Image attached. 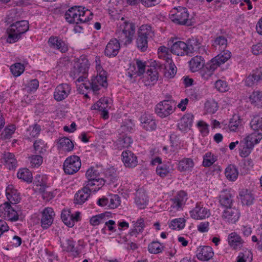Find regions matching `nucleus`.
<instances>
[{
	"label": "nucleus",
	"instance_id": "f257e3e1",
	"mask_svg": "<svg viewBox=\"0 0 262 262\" xmlns=\"http://www.w3.org/2000/svg\"><path fill=\"white\" fill-rule=\"evenodd\" d=\"M66 20L70 24L86 23L92 19L93 14L88 9L81 6H74L66 12Z\"/></svg>",
	"mask_w": 262,
	"mask_h": 262
},
{
	"label": "nucleus",
	"instance_id": "f03ea898",
	"mask_svg": "<svg viewBox=\"0 0 262 262\" xmlns=\"http://www.w3.org/2000/svg\"><path fill=\"white\" fill-rule=\"evenodd\" d=\"M135 33V25L124 17H121L118 24L116 32L119 40L125 45L129 44L132 41Z\"/></svg>",
	"mask_w": 262,
	"mask_h": 262
},
{
	"label": "nucleus",
	"instance_id": "7ed1b4c3",
	"mask_svg": "<svg viewBox=\"0 0 262 262\" xmlns=\"http://www.w3.org/2000/svg\"><path fill=\"white\" fill-rule=\"evenodd\" d=\"M29 29V23L27 20L16 21L12 24L7 30L8 34L7 41L13 43L17 41L21 37V35L26 32Z\"/></svg>",
	"mask_w": 262,
	"mask_h": 262
},
{
	"label": "nucleus",
	"instance_id": "20e7f679",
	"mask_svg": "<svg viewBox=\"0 0 262 262\" xmlns=\"http://www.w3.org/2000/svg\"><path fill=\"white\" fill-rule=\"evenodd\" d=\"M189 17L188 10L183 7H174L169 13V18L171 20L179 25H189L191 22Z\"/></svg>",
	"mask_w": 262,
	"mask_h": 262
},
{
	"label": "nucleus",
	"instance_id": "39448f33",
	"mask_svg": "<svg viewBox=\"0 0 262 262\" xmlns=\"http://www.w3.org/2000/svg\"><path fill=\"white\" fill-rule=\"evenodd\" d=\"M97 71L98 74L93 77L90 83L91 89L95 93L101 88H106L107 86L106 72L102 69V67H97Z\"/></svg>",
	"mask_w": 262,
	"mask_h": 262
},
{
	"label": "nucleus",
	"instance_id": "423d86ee",
	"mask_svg": "<svg viewBox=\"0 0 262 262\" xmlns=\"http://www.w3.org/2000/svg\"><path fill=\"white\" fill-rule=\"evenodd\" d=\"M81 163L80 158L75 155L68 157L63 163V170L67 174H73L80 169Z\"/></svg>",
	"mask_w": 262,
	"mask_h": 262
},
{
	"label": "nucleus",
	"instance_id": "0eeeda50",
	"mask_svg": "<svg viewBox=\"0 0 262 262\" xmlns=\"http://www.w3.org/2000/svg\"><path fill=\"white\" fill-rule=\"evenodd\" d=\"M173 105L174 102L172 100H163L157 104L155 112L161 118L166 117L174 112Z\"/></svg>",
	"mask_w": 262,
	"mask_h": 262
},
{
	"label": "nucleus",
	"instance_id": "6e6552de",
	"mask_svg": "<svg viewBox=\"0 0 262 262\" xmlns=\"http://www.w3.org/2000/svg\"><path fill=\"white\" fill-rule=\"evenodd\" d=\"M239 216V210L231 206L226 208L222 213V217L225 222L229 224H234L238 220Z\"/></svg>",
	"mask_w": 262,
	"mask_h": 262
},
{
	"label": "nucleus",
	"instance_id": "1a4fd4ad",
	"mask_svg": "<svg viewBox=\"0 0 262 262\" xmlns=\"http://www.w3.org/2000/svg\"><path fill=\"white\" fill-rule=\"evenodd\" d=\"M0 214L5 218L11 221H16L18 220L17 212L11 207L8 202H5L0 205Z\"/></svg>",
	"mask_w": 262,
	"mask_h": 262
},
{
	"label": "nucleus",
	"instance_id": "9d476101",
	"mask_svg": "<svg viewBox=\"0 0 262 262\" xmlns=\"http://www.w3.org/2000/svg\"><path fill=\"white\" fill-rule=\"evenodd\" d=\"M71 87L67 83L60 84L57 86L54 93V98L57 101H61L71 93Z\"/></svg>",
	"mask_w": 262,
	"mask_h": 262
},
{
	"label": "nucleus",
	"instance_id": "9b49d317",
	"mask_svg": "<svg viewBox=\"0 0 262 262\" xmlns=\"http://www.w3.org/2000/svg\"><path fill=\"white\" fill-rule=\"evenodd\" d=\"M55 213L50 207L45 208L41 212V226L43 229H47L53 223Z\"/></svg>",
	"mask_w": 262,
	"mask_h": 262
},
{
	"label": "nucleus",
	"instance_id": "f8f14e48",
	"mask_svg": "<svg viewBox=\"0 0 262 262\" xmlns=\"http://www.w3.org/2000/svg\"><path fill=\"white\" fill-rule=\"evenodd\" d=\"M187 194L184 191H179L176 196L170 199L172 202L171 207L175 208L177 210L182 209L187 200Z\"/></svg>",
	"mask_w": 262,
	"mask_h": 262
},
{
	"label": "nucleus",
	"instance_id": "ddd939ff",
	"mask_svg": "<svg viewBox=\"0 0 262 262\" xmlns=\"http://www.w3.org/2000/svg\"><path fill=\"white\" fill-rule=\"evenodd\" d=\"M191 217L195 220H203L210 215L209 210L197 203L195 208L190 212Z\"/></svg>",
	"mask_w": 262,
	"mask_h": 262
},
{
	"label": "nucleus",
	"instance_id": "4468645a",
	"mask_svg": "<svg viewBox=\"0 0 262 262\" xmlns=\"http://www.w3.org/2000/svg\"><path fill=\"white\" fill-rule=\"evenodd\" d=\"M122 162L126 167L134 168L138 165L137 157L131 151L125 150L121 154Z\"/></svg>",
	"mask_w": 262,
	"mask_h": 262
},
{
	"label": "nucleus",
	"instance_id": "2eb2a0df",
	"mask_svg": "<svg viewBox=\"0 0 262 262\" xmlns=\"http://www.w3.org/2000/svg\"><path fill=\"white\" fill-rule=\"evenodd\" d=\"M233 195L228 190H223L219 195V200L221 205L225 208L231 207L234 202Z\"/></svg>",
	"mask_w": 262,
	"mask_h": 262
},
{
	"label": "nucleus",
	"instance_id": "dca6fc26",
	"mask_svg": "<svg viewBox=\"0 0 262 262\" xmlns=\"http://www.w3.org/2000/svg\"><path fill=\"white\" fill-rule=\"evenodd\" d=\"M120 46L116 39H111L106 45L104 50L105 55L108 57H115L119 52Z\"/></svg>",
	"mask_w": 262,
	"mask_h": 262
},
{
	"label": "nucleus",
	"instance_id": "f3484780",
	"mask_svg": "<svg viewBox=\"0 0 262 262\" xmlns=\"http://www.w3.org/2000/svg\"><path fill=\"white\" fill-rule=\"evenodd\" d=\"M50 47L59 50L62 53H66L68 48L67 45L60 38L56 36H51L48 40Z\"/></svg>",
	"mask_w": 262,
	"mask_h": 262
},
{
	"label": "nucleus",
	"instance_id": "a211bd4d",
	"mask_svg": "<svg viewBox=\"0 0 262 262\" xmlns=\"http://www.w3.org/2000/svg\"><path fill=\"white\" fill-rule=\"evenodd\" d=\"M214 252L209 246L200 247L197 250L196 257L202 261H208L213 257Z\"/></svg>",
	"mask_w": 262,
	"mask_h": 262
},
{
	"label": "nucleus",
	"instance_id": "6ab92c4d",
	"mask_svg": "<svg viewBox=\"0 0 262 262\" xmlns=\"http://www.w3.org/2000/svg\"><path fill=\"white\" fill-rule=\"evenodd\" d=\"M141 122L143 127L146 130H153L157 128V124L154 117L150 114H145L141 117Z\"/></svg>",
	"mask_w": 262,
	"mask_h": 262
},
{
	"label": "nucleus",
	"instance_id": "aec40b11",
	"mask_svg": "<svg viewBox=\"0 0 262 262\" xmlns=\"http://www.w3.org/2000/svg\"><path fill=\"white\" fill-rule=\"evenodd\" d=\"M171 52L178 56H184L189 54L186 43L182 41L174 42L171 47Z\"/></svg>",
	"mask_w": 262,
	"mask_h": 262
},
{
	"label": "nucleus",
	"instance_id": "412c9836",
	"mask_svg": "<svg viewBox=\"0 0 262 262\" xmlns=\"http://www.w3.org/2000/svg\"><path fill=\"white\" fill-rule=\"evenodd\" d=\"M6 194L10 203L16 204L20 201L19 193L14 188L13 185H9L6 190Z\"/></svg>",
	"mask_w": 262,
	"mask_h": 262
},
{
	"label": "nucleus",
	"instance_id": "4be33fe9",
	"mask_svg": "<svg viewBox=\"0 0 262 262\" xmlns=\"http://www.w3.org/2000/svg\"><path fill=\"white\" fill-rule=\"evenodd\" d=\"M193 115L191 114H186L181 118L178 124L179 129L182 131L190 129L192 125Z\"/></svg>",
	"mask_w": 262,
	"mask_h": 262
},
{
	"label": "nucleus",
	"instance_id": "5701e85b",
	"mask_svg": "<svg viewBox=\"0 0 262 262\" xmlns=\"http://www.w3.org/2000/svg\"><path fill=\"white\" fill-rule=\"evenodd\" d=\"M158 56L160 59L165 60V64L167 66L175 65L172 57L171 54L169 53L168 49L165 47H160L158 49Z\"/></svg>",
	"mask_w": 262,
	"mask_h": 262
},
{
	"label": "nucleus",
	"instance_id": "b1692460",
	"mask_svg": "<svg viewBox=\"0 0 262 262\" xmlns=\"http://www.w3.org/2000/svg\"><path fill=\"white\" fill-rule=\"evenodd\" d=\"M61 246L63 251L72 252L74 257L77 256L80 253L78 249L75 247L74 242L72 239H68L61 242Z\"/></svg>",
	"mask_w": 262,
	"mask_h": 262
},
{
	"label": "nucleus",
	"instance_id": "393cba45",
	"mask_svg": "<svg viewBox=\"0 0 262 262\" xmlns=\"http://www.w3.org/2000/svg\"><path fill=\"white\" fill-rule=\"evenodd\" d=\"M231 57L229 51L221 53L211 60V66H220L225 63Z\"/></svg>",
	"mask_w": 262,
	"mask_h": 262
},
{
	"label": "nucleus",
	"instance_id": "a878e982",
	"mask_svg": "<svg viewBox=\"0 0 262 262\" xmlns=\"http://www.w3.org/2000/svg\"><path fill=\"white\" fill-rule=\"evenodd\" d=\"M91 192L86 189V188L83 187L77 192L75 195L74 202L77 204H82L90 197Z\"/></svg>",
	"mask_w": 262,
	"mask_h": 262
},
{
	"label": "nucleus",
	"instance_id": "bb28decb",
	"mask_svg": "<svg viewBox=\"0 0 262 262\" xmlns=\"http://www.w3.org/2000/svg\"><path fill=\"white\" fill-rule=\"evenodd\" d=\"M262 139V130H259V133L254 132L243 140L251 146L254 147V145L258 143Z\"/></svg>",
	"mask_w": 262,
	"mask_h": 262
},
{
	"label": "nucleus",
	"instance_id": "cd10ccee",
	"mask_svg": "<svg viewBox=\"0 0 262 262\" xmlns=\"http://www.w3.org/2000/svg\"><path fill=\"white\" fill-rule=\"evenodd\" d=\"M158 72L156 70H147L143 81L145 85H151L158 80Z\"/></svg>",
	"mask_w": 262,
	"mask_h": 262
},
{
	"label": "nucleus",
	"instance_id": "c85d7f7f",
	"mask_svg": "<svg viewBox=\"0 0 262 262\" xmlns=\"http://www.w3.org/2000/svg\"><path fill=\"white\" fill-rule=\"evenodd\" d=\"M186 43L188 47L189 54L197 51L201 47V39L196 37L189 38Z\"/></svg>",
	"mask_w": 262,
	"mask_h": 262
},
{
	"label": "nucleus",
	"instance_id": "c756f323",
	"mask_svg": "<svg viewBox=\"0 0 262 262\" xmlns=\"http://www.w3.org/2000/svg\"><path fill=\"white\" fill-rule=\"evenodd\" d=\"M228 243L234 249L242 246L243 241L241 236L235 232L231 233L228 236Z\"/></svg>",
	"mask_w": 262,
	"mask_h": 262
},
{
	"label": "nucleus",
	"instance_id": "7c9ffc66",
	"mask_svg": "<svg viewBox=\"0 0 262 262\" xmlns=\"http://www.w3.org/2000/svg\"><path fill=\"white\" fill-rule=\"evenodd\" d=\"M138 35L149 39L154 36L155 32L150 25H143L139 29Z\"/></svg>",
	"mask_w": 262,
	"mask_h": 262
},
{
	"label": "nucleus",
	"instance_id": "2f4dec72",
	"mask_svg": "<svg viewBox=\"0 0 262 262\" xmlns=\"http://www.w3.org/2000/svg\"><path fill=\"white\" fill-rule=\"evenodd\" d=\"M194 166V162L190 158H184L180 161L178 165V169L181 171L190 170Z\"/></svg>",
	"mask_w": 262,
	"mask_h": 262
},
{
	"label": "nucleus",
	"instance_id": "473e14b6",
	"mask_svg": "<svg viewBox=\"0 0 262 262\" xmlns=\"http://www.w3.org/2000/svg\"><path fill=\"white\" fill-rule=\"evenodd\" d=\"M110 213L105 212L92 216L90 220V224L94 226L104 223L110 217Z\"/></svg>",
	"mask_w": 262,
	"mask_h": 262
},
{
	"label": "nucleus",
	"instance_id": "72a5a7b5",
	"mask_svg": "<svg viewBox=\"0 0 262 262\" xmlns=\"http://www.w3.org/2000/svg\"><path fill=\"white\" fill-rule=\"evenodd\" d=\"M57 144L58 148H62L67 151H72L74 148V144L67 137L59 139Z\"/></svg>",
	"mask_w": 262,
	"mask_h": 262
},
{
	"label": "nucleus",
	"instance_id": "f704fd0d",
	"mask_svg": "<svg viewBox=\"0 0 262 262\" xmlns=\"http://www.w3.org/2000/svg\"><path fill=\"white\" fill-rule=\"evenodd\" d=\"M145 71V67H129L127 69V75L130 78H136L142 75Z\"/></svg>",
	"mask_w": 262,
	"mask_h": 262
},
{
	"label": "nucleus",
	"instance_id": "c9c22d12",
	"mask_svg": "<svg viewBox=\"0 0 262 262\" xmlns=\"http://www.w3.org/2000/svg\"><path fill=\"white\" fill-rule=\"evenodd\" d=\"M135 202L140 209L144 208L148 202L147 196L144 191L136 193Z\"/></svg>",
	"mask_w": 262,
	"mask_h": 262
},
{
	"label": "nucleus",
	"instance_id": "e433bc0d",
	"mask_svg": "<svg viewBox=\"0 0 262 262\" xmlns=\"http://www.w3.org/2000/svg\"><path fill=\"white\" fill-rule=\"evenodd\" d=\"M132 142L133 140L130 137L123 135L117 140L116 146L118 149H121L123 148L129 147Z\"/></svg>",
	"mask_w": 262,
	"mask_h": 262
},
{
	"label": "nucleus",
	"instance_id": "4c0bfd02",
	"mask_svg": "<svg viewBox=\"0 0 262 262\" xmlns=\"http://www.w3.org/2000/svg\"><path fill=\"white\" fill-rule=\"evenodd\" d=\"M12 153L5 151L3 154V159L6 165L9 166L10 169L15 167L17 161Z\"/></svg>",
	"mask_w": 262,
	"mask_h": 262
},
{
	"label": "nucleus",
	"instance_id": "58836bf2",
	"mask_svg": "<svg viewBox=\"0 0 262 262\" xmlns=\"http://www.w3.org/2000/svg\"><path fill=\"white\" fill-rule=\"evenodd\" d=\"M212 46L215 50H224L227 46V39L225 37L222 36L217 37L214 40Z\"/></svg>",
	"mask_w": 262,
	"mask_h": 262
},
{
	"label": "nucleus",
	"instance_id": "ea45409f",
	"mask_svg": "<svg viewBox=\"0 0 262 262\" xmlns=\"http://www.w3.org/2000/svg\"><path fill=\"white\" fill-rule=\"evenodd\" d=\"M225 174L229 180L233 181L237 179L238 172L234 165H230L226 168Z\"/></svg>",
	"mask_w": 262,
	"mask_h": 262
},
{
	"label": "nucleus",
	"instance_id": "a19ab883",
	"mask_svg": "<svg viewBox=\"0 0 262 262\" xmlns=\"http://www.w3.org/2000/svg\"><path fill=\"white\" fill-rule=\"evenodd\" d=\"M239 195L243 204L248 206L253 203L254 196L250 191L248 190H242Z\"/></svg>",
	"mask_w": 262,
	"mask_h": 262
},
{
	"label": "nucleus",
	"instance_id": "79ce46f5",
	"mask_svg": "<svg viewBox=\"0 0 262 262\" xmlns=\"http://www.w3.org/2000/svg\"><path fill=\"white\" fill-rule=\"evenodd\" d=\"M253 148L250 144H248L244 141L241 140L239 142V155L242 157H248Z\"/></svg>",
	"mask_w": 262,
	"mask_h": 262
},
{
	"label": "nucleus",
	"instance_id": "37998d69",
	"mask_svg": "<svg viewBox=\"0 0 262 262\" xmlns=\"http://www.w3.org/2000/svg\"><path fill=\"white\" fill-rule=\"evenodd\" d=\"M145 227L144 220L140 218L134 224V228L130 231L131 236H137V234L142 232L144 228Z\"/></svg>",
	"mask_w": 262,
	"mask_h": 262
},
{
	"label": "nucleus",
	"instance_id": "c03bdc74",
	"mask_svg": "<svg viewBox=\"0 0 262 262\" xmlns=\"http://www.w3.org/2000/svg\"><path fill=\"white\" fill-rule=\"evenodd\" d=\"M89 67H77L75 69V75L78 76L77 81L79 82L83 81L88 77Z\"/></svg>",
	"mask_w": 262,
	"mask_h": 262
},
{
	"label": "nucleus",
	"instance_id": "a18cd8bd",
	"mask_svg": "<svg viewBox=\"0 0 262 262\" xmlns=\"http://www.w3.org/2000/svg\"><path fill=\"white\" fill-rule=\"evenodd\" d=\"M171 170L172 169L170 168L169 166L166 164L159 165L156 168L157 174L161 178L166 177Z\"/></svg>",
	"mask_w": 262,
	"mask_h": 262
},
{
	"label": "nucleus",
	"instance_id": "49530a36",
	"mask_svg": "<svg viewBox=\"0 0 262 262\" xmlns=\"http://www.w3.org/2000/svg\"><path fill=\"white\" fill-rule=\"evenodd\" d=\"M72 214L69 210H62L61 214V218L67 226L72 227L73 226V221L72 219Z\"/></svg>",
	"mask_w": 262,
	"mask_h": 262
},
{
	"label": "nucleus",
	"instance_id": "de8ad7c7",
	"mask_svg": "<svg viewBox=\"0 0 262 262\" xmlns=\"http://www.w3.org/2000/svg\"><path fill=\"white\" fill-rule=\"evenodd\" d=\"M17 177L27 182H31L32 179L31 172L27 168L20 169L17 172Z\"/></svg>",
	"mask_w": 262,
	"mask_h": 262
},
{
	"label": "nucleus",
	"instance_id": "09e8293b",
	"mask_svg": "<svg viewBox=\"0 0 262 262\" xmlns=\"http://www.w3.org/2000/svg\"><path fill=\"white\" fill-rule=\"evenodd\" d=\"M250 126L254 132L259 133V130H262V117H254L251 121Z\"/></svg>",
	"mask_w": 262,
	"mask_h": 262
},
{
	"label": "nucleus",
	"instance_id": "8fccbe9b",
	"mask_svg": "<svg viewBox=\"0 0 262 262\" xmlns=\"http://www.w3.org/2000/svg\"><path fill=\"white\" fill-rule=\"evenodd\" d=\"M121 203L120 198L117 194H111L108 196V207L110 209L117 208Z\"/></svg>",
	"mask_w": 262,
	"mask_h": 262
},
{
	"label": "nucleus",
	"instance_id": "3c124183",
	"mask_svg": "<svg viewBox=\"0 0 262 262\" xmlns=\"http://www.w3.org/2000/svg\"><path fill=\"white\" fill-rule=\"evenodd\" d=\"M216 157L210 152H208L204 156L203 165L205 167H209L216 161Z\"/></svg>",
	"mask_w": 262,
	"mask_h": 262
},
{
	"label": "nucleus",
	"instance_id": "603ef678",
	"mask_svg": "<svg viewBox=\"0 0 262 262\" xmlns=\"http://www.w3.org/2000/svg\"><path fill=\"white\" fill-rule=\"evenodd\" d=\"M242 126L241 120L238 116H233L230 119L229 123V128L230 131L235 132Z\"/></svg>",
	"mask_w": 262,
	"mask_h": 262
},
{
	"label": "nucleus",
	"instance_id": "864d4df0",
	"mask_svg": "<svg viewBox=\"0 0 262 262\" xmlns=\"http://www.w3.org/2000/svg\"><path fill=\"white\" fill-rule=\"evenodd\" d=\"M185 226V220L183 218H179L173 220L169 225V227L173 230L182 229Z\"/></svg>",
	"mask_w": 262,
	"mask_h": 262
},
{
	"label": "nucleus",
	"instance_id": "5fc2aeb1",
	"mask_svg": "<svg viewBox=\"0 0 262 262\" xmlns=\"http://www.w3.org/2000/svg\"><path fill=\"white\" fill-rule=\"evenodd\" d=\"M215 68L214 67H201L199 70V75L205 79L211 76Z\"/></svg>",
	"mask_w": 262,
	"mask_h": 262
},
{
	"label": "nucleus",
	"instance_id": "6e6d98bb",
	"mask_svg": "<svg viewBox=\"0 0 262 262\" xmlns=\"http://www.w3.org/2000/svg\"><path fill=\"white\" fill-rule=\"evenodd\" d=\"M108 101L107 98H101L92 106V108L93 110H98L100 111H104L108 107Z\"/></svg>",
	"mask_w": 262,
	"mask_h": 262
},
{
	"label": "nucleus",
	"instance_id": "4d7b16f0",
	"mask_svg": "<svg viewBox=\"0 0 262 262\" xmlns=\"http://www.w3.org/2000/svg\"><path fill=\"white\" fill-rule=\"evenodd\" d=\"M148 249L151 253L158 254L162 251L163 246L158 242H152L149 244Z\"/></svg>",
	"mask_w": 262,
	"mask_h": 262
},
{
	"label": "nucleus",
	"instance_id": "13d9d810",
	"mask_svg": "<svg viewBox=\"0 0 262 262\" xmlns=\"http://www.w3.org/2000/svg\"><path fill=\"white\" fill-rule=\"evenodd\" d=\"M249 99L251 103L255 104L259 107L260 103L262 101V92L259 91H254L249 97Z\"/></svg>",
	"mask_w": 262,
	"mask_h": 262
},
{
	"label": "nucleus",
	"instance_id": "bf43d9fd",
	"mask_svg": "<svg viewBox=\"0 0 262 262\" xmlns=\"http://www.w3.org/2000/svg\"><path fill=\"white\" fill-rule=\"evenodd\" d=\"M148 39L138 35L136 43L137 48L142 52L145 51L148 47Z\"/></svg>",
	"mask_w": 262,
	"mask_h": 262
},
{
	"label": "nucleus",
	"instance_id": "052dcab7",
	"mask_svg": "<svg viewBox=\"0 0 262 262\" xmlns=\"http://www.w3.org/2000/svg\"><path fill=\"white\" fill-rule=\"evenodd\" d=\"M100 172L97 167H91L86 171L85 176L87 179H97L99 177Z\"/></svg>",
	"mask_w": 262,
	"mask_h": 262
},
{
	"label": "nucleus",
	"instance_id": "680f3d73",
	"mask_svg": "<svg viewBox=\"0 0 262 262\" xmlns=\"http://www.w3.org/2000/svg\"><path fill=\"white\" fill-rule=\"evenodd\" d=\"M32 167H38L43 161L42 157L39 155H32L29 158Z\"/></svg>",
	"mask_w": 262,
	"mask_h": 262
},
{
	"label": "nucleus",
	"instance_id": "e2e57ef3",
	"mask_svg": "<svg viewBox=\"0 0 262 262\" xmlns=\"http://www.w3.org/2000/svg\"><path fill=\"white\" fill-rule=\"evenodd\" d=\"M177 71V67H164L163 73L166 78L169 79L173 78Z\"/></svg>",
	"mask_w": 262,
	"mask_h": 262
},
{
	"label": "nucleus",
	"instance_id": "0e129e2a",
	"mask_svg": "<svg viewBox=\"0 0 262 262\" xmlns=\"http://www.w3.org/2000/svg\"><path fill=\"white\" fill-rule=\"evenodd\" d=\"M205 107L207 113L214 114L217 110V104L214 101H207Z\"/></svg>",
	"mask_w": 262,
	"mask_h": 262
},
{
	"label": "nucleus",
	"instance_id": "69168bd1",
	"mask_svg": "<svg viewBox=\"0 0 262 262\" xmlns=\"http://www.w3.org/2000/svg\"><path fill=\"white\" fill-rule=\"evenodd\" d=\"M15 130L14 125H9L6 127L1 134V138L4 139H9Z\"/></svg>",
	"mask_w": 262,
	"mask_h": 262
},
{
	"label": "nucleus",
	"instance_id": "338daca9",
	"mask_svg": "<svg viewBox=\"0 0 262 262\" xmlns=\"http://www.w3.org/2000/svg\"><path fill=\"white\" fill-rule=\"evenodd\" d=\"M170 140L171 143L170 151L172 152H175L178 148L179 143L177 136L174 134H171Z\"/></svg>",
	"mask_w": 262,
	"mask_h": 262
},
{
	"label": "nucleus",
	"instance_id": "774afa93",
	"mask_svg": "<svg viewBox=\"0 0 262 262\" xmlns=\"http://www.w3.org/2000/svg\"><path fill=\"white\" fill-rule=\"evenodd\" d=\"M41 130L40 126L37 124L29 126L28 129V132H29L30 136L32 137H35L37 136Z\"/></svg>",
	"mask_w": 262,
	"mask_h": 262
}]
</instances>
